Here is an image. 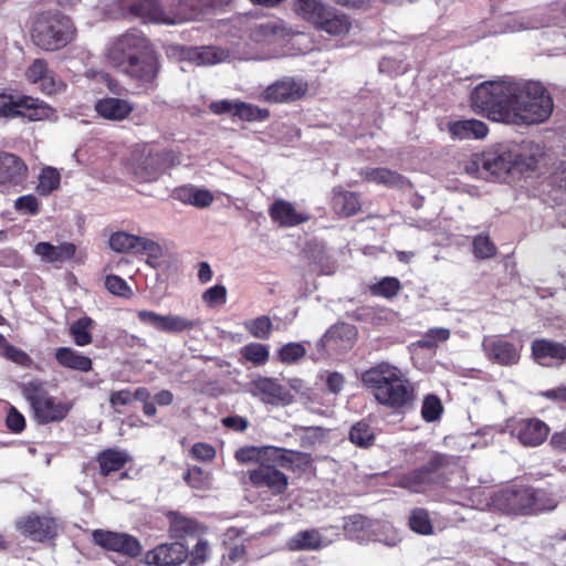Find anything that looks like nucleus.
<instances>
[{
    "label": "nucleus",
    "instance_id": "obj_1",
    "mask_svg": "<svg viewBox=\"0 0 566 566\" xmlns=\"http://www.w3.org/2000/svg\"><path fill=\"white\" fill-rule=\"evenodd\" d=\"M471 107L493 122L533 125L553 112V98L538 82L490 81L474 87Z\"/></svg>",
    "mask_w": 566,
    "mask_h": 566
},
{
    "label": "nucleus",
    "instance_id": "obj_2",
    "mask_svg": "<svg viewBox=\"0 0 566 566\" xmlns=\"http://www.w3.org/2000/svg\"><path fill=\"white\" fill-rule=\"evenodd\" d=\"M109 63L138 85L154 88L161 70L160 55L139 30L119 35L108 49Z\"/></svg>",
    "mask_w": 566,
    "mask_h": 566
},
{
    "label": "nucleus",
    "instance_id": "obj_3",
    "mask_svg": "<svg viewBox=\"0 0 566 566\" xmlns=\"http://www.w3.org/2000/svg\"><path fill=\"white\" fill-rule=\"evenodd\" d=\"M423 462L397 476L396 485L411 493L448 488L454 469L459 465V457L437 450H427Z\"/></svg>",
    "mask_w": 566,
    "mask_h": 566
},
{
    "label": "nucleus",
    "instance_id": "obj_4",
    "mask_svg": "<svg viewBox=\"0 0 566 566\" xmlns=\"http://www.w3.org/2000/svg\"><path fill=\"white\" fill-rule=\"evenodd\" d=\"M23 398L29 402L33 420L39 424H49L64 420L72 403L62 401L50 395L46 382L41 379H32L20 387Z\"/></svg>",
    "mask_w": 566,
    "mask_h": 566
},
{
    "label": "nucleus",
    "instance_id": "obj_5",
    "mask_svg": "<svg viewBox=\"0 0 566 566\" xmlns=\"http://www.w3.org/2000/svg\"><path fill=\"white\" fill-rule=\"evenodd\" d=\"M75 28L72 20L60 13H42L32 27V42L44 51H57L72 42Z\"/></svg>",
    "mask_w": 566,
    "mask_h": 566
},
{
    "label": "nucleus",
    "instance_id": "obj_6",
    "mask_svg": "<svg viewBox=\"0 0 566 566\" xmlns=\"http://www.w3.org/2000/svg\"><path fill=\"white\" fill-rule=\"evenodd\" d=\"M295 11L316 30L329 35H345L352 29L349 15L321 0H296Z\"/></svg>",
    "mask_w": 566,
    "mask_h": 566
},
{
    "label": "nucleus",
    "instance_id": "obj_7",
    "mask_svg": "<svg viewBox=\"0 0 566 566\" xmlns=\"http://www.w3.org/2000/svg\"><path fill=\"white\" fill-rule=\"evenodd\" d=\"M537 155L526 150V147L520 149L497 148L484 151L473 160L476 166L480 165L492 176H503L516 169L521 172L535 170L537 167Z\"/></svg>",
    "mask_w": 566,
    "mask_h": 566
},
{
    "label": "nucleus",
    "instance_id": "obj_8",
    "mask_svg": "<svg viewBox=\"0 0 566 566\" xmlns=\"http://www.w3.org/2000/svg\"><path fill=\"white\" fill-rule=\"evenodd\" d=\"M54 109L40 98L0 93V117H25L31 122L50 119Z\"/></svg>",
    "mask_w": 566,
    "mask_h": 566
},
{
    "label": "nucleus",
    "instance_id": "obj_9",
    "mask_svg": "<svg viewBox=\"0 0 566 566\" xmlns=\"http://www.w3.org/2000/svg\"><path fill=\"white\" fill-rule=\"evenodd\" d=\"M29 167L13 153L0 151V192H19L27 188Z\"/></svg>",
    "mask_w": 566,
    "mask_h": 566
},
{
    "label": "nucleus",
    "instance_id": "obj_10",
    "mask_svg": "<svg viewBox=\"0 0 566 566\" xmlns=\"http://www.w3.org/2000/svg\"><path fill=\"white\" fill-rule=\"evenodd\" d=\"M374 398L379 405L394 412L401 413L413 409L417 400V390L415 385L403 375L398 381L384 390H378V395Z\"/></svg>",
    "mask_w": 566,
    "mask_h": 566
},
{
    "label": "nucleus",
    "instance_id": "obj_11",
    "mask_svg": "<svg viewBox=\"0 0 566 566\" xmlns=\"http://www.w3.org/2000/svg\"><path fill=\"white\" fill-rule=\"evenodd\" d=\"M15 528L32 542L53 543L59 535L60 525L55 517L39 515L34 512L17 520Z\"/></svg>",
    "mask_w": 566,
    "mask_h": 566
},
{
    "label": "nucleus",
    "instance_id": "obj_12",
    "mask_svg": "<svg viewBox=\"0 0 566 566\" xmlns=\"http://www.w3.org/2000/svg\"><path fill=\"white\" fill-rule=\"evenodd\" d=\"M308 92L304 78L284 76L266 86L260 94V101L270 104H290L302 99Z\"/></svg>",
    "mask_w": 566,
    "mask_h": 566
},
{
    "label": "nucleus",
    "instance_id": "obj_13",
    "mask_svg": "<svg viewBox=\"0 0 566 566\" xmlns=\"http://www.w3.org/2000/svg\"><path fill=\"white\" fill-rule=\"evenodd\" d=\"M522 349L521 343L510 342L504 335H490L482 340V350L488 360L502 367L517 365Z\"/></svg>",
    "mask_w": 566,
    "mask_h": 566
},
{
    "label": "nucleus",
    "instance_id": "obj_14",
    "mask_svg": "<svg viewBox=\"0 0 566 566\" xmlns=\"http://www.w3.org/2000/svg\"><path fill=\"white\" fill-rule=\"evenodd\" d=\"M531 486L512 484L499 490L493 496V505L507 514L531 515Z\"/></svg>",
    "mask_w": 566,
    "mask_h": 566
},
{
    "label": "nucleus",
    "instance_id": "obj_15",
    "mask_svg": "<svg viewBox=\"0 0 566 566\" xmlns=\"http://www.w3.org/2000/svg\"><path fill=\"white\" fill-rule=\"evenodd\" d=\"M277 467L273 461H265L249 470L251 485L258 490H266L274 496L284 494L289 489V476Z\"/></svg>",
    "mask_w": 566,
    "mask_h": 566
},
{
    "label": "nucleus",
    "instance_id": "obj_16",
    "mask_svg": "<svg viewBox=\"0 0 566 566\" xmlns=\"http://www.w3.org/2000/svg\"><path fill=\"white\" fill-rule=\"evenodd\" d=\"M137 317L140 323L168 334H180L192 329H200L202 326L200 318H188L174 314L161 315L147 310L138 311Z\"/></svg>",
    "mask_w": 566,
    "mask_h": 566
},
{
    "label": "nucleus",
    "instance_id": "obj_17",
    "mask_svg": "<svg viewBox=\"0 0 566 566\" xmlns=\"http://www.w3.org/2000/svg\"><path fill=\"white\" fill-rule=\"evenodd\" d=\"M92 538L94 544L103 549L115 552L129 558H137L143 552L139 539L128 533L95 530L92 533Z\"/></svg>",
    "mask_w": 566,
    "mask_h": 566
},
{
    "label": "nucleus",
    "instance_id": "obj_18",
    "mask_svg": "<svg viewBox=\"0 0 566 566\" xmlns=\"http://www.w3.org/2000/svg\"><path fill=\"white\" fill-rule=\"evenodd\" d=\"M403 375V371L396 365L379 361L361 374V382L375 397L378 395V390H384Z\"/></svg>",
    "mask_w": 566,
    "mask_h": 566
},
{
    "label": "nucleus",
    "instance_id": "obj_19",
    "mask_svg": "<svg viewBox=\"0 0 566 566\" xmlns=\"http://www.w3.org/2000/svg\"><path fill=\"white\" fill-rule=\"evenodd\" d=\"M179 163V153L172 149L149 151L140 163V176L145 181L157 180L166 170Z\"/></svg>",
    "mask_w": 566,
    "mask_h": 566
},
{
    "label": "nucleus",
    "instance_id": "obj_20",
    "mask_svg": "<svg viewBox=\"0 0 566 566\" xmlns=\"http://www.w3.org/2000/svg\"><path fill=\"white\" fill-rule=\"evenodd\" d=\"M512 436L525 447H538L549 433V427L541 419L524 418L514 421L511 426Z\"/></svg>",
    "mask_w": 566,
    "mask_h": 566
},
{
    "label": "nucleus",
    "instance_id": "obj_21",
    "mask_svg": "<svg viewBox=\"0 0 566 566\" xmlns=\"http://www.w3.org/2000/svg\"><path fill=\"white\" fill-rule=\"evenodd\" d=\"M532 358L543 367L566 364V345L547 338H536L531 343Z\"/></svg>",
    "mask_w": 566,
    "mask_h": 566
},
{
    "label": "nucleus",
    "instance_id": "obj_22",
    "mask_svg": "<svg viewBox=\"0 0 566 566\" xmlns=\"http://www.w3.org/2000/svg\"><path fill=\"white\" fill-rule=\"evenodd\" d=\"M249 392L262 402L277 405L289 402L290 392L276 378L259 376L249 384Z\"/></svg>",
    "mask_w": 566,
    "mask_h": 566
},
{
    "label": "nucleus",
    "instance_id": "obj_23",
    "mask_svg": "<svg viewBox=\"0 0 566 566\" xmlns=\"http://www.w3.org/2000/svg\"><path fill=\"white\" fill-rule=\"evenodd\" d=\"M188 559V548L181 542L159 544L145 555V560L155 566H177Z\"/></svg>",
    "mask_w": 566,
    "mask_h": 566
},
{
    "label": "nucleus",
    "instance_id": "obj_24",
    "mask_svg": "<svg viewBox=\"0 0 566 566\" xmlns=\"http://www.w3.org/2000/svg\"><path fill=\"white\" fill-rule=\"evenodd\" d=\"M273 463L282 467L291 472L304 474L308 471L316 470L314 459L311 453L276 447L273 454Z\"/></svg>",
    "mask_w": 566,
    "mask_h": 566
},
{
    "label": "nucleus",
    "instance_id": "obj_25",
    "mask_svg": "<svg viewBox=\"0 0 566 566\" xmlns=\"http://www.w3.org/2000/svg\"><path fill=\"white\" fill-rule=\"evenodd\" d=\"M76 245L72 242H62L54 245L50 242H38L33 252L45 263L60 268L63 263L71 261L76 253Z\"/></svg>",
    "mask_w": 566,
    "mask_h": 566
},
{
    "label": "nucleus",
    "instance_id": "obj_26",
    "mask_svg": "<svg viewBox=\"0 0 566 566\" xmlns=\"http://www.w3.org/2000/svg\"><path fill=\"white\" fill-rule=\"evenodd\" d=\"M109 247L119 253H144L153 252L158 249L156 242L124 231H118L111 235Z\"/></svg>",
    "mask_w": 566,
    "mask_h": 566
},
{
    "label": "nucleus",
    "instance_id": "obj_27",
    "mask_svg": "<svg viewBox=\"0 0 566 566\" xmlns=\"http://www.w3.org/2000/svg\"><path fill=\"white\" fill-rule=\"evenodd\" d=\"M94 109L103 119L122 122L130 116L134 104L119 97H103L96 101Z\"/></svg>",
    "mask_w": 566,
    "mask_h": 566
},
{
    "label": "nucleus",
    "instance_id": "obj_28",
    "mask_svg": "<svg viewBox=\"0 0 566 566\" xmlns=\"http://www.w3.org/2000/svg\"><path fill=\"white\" fill-rule=\"evenodd\" d=\"M95 461L98 464L101 476L107 478L112 473L124 470L133 461V458L126 450L106 448L96 454Z\"/></svg>",
    "mask_w": 566,
    "mask_h": 566
},
{
    "label": "nucleus",
    "instance_id": "obj_29",
    "mask_svg": "<svg viewBox=\"0 0 566 566\" xmlns=\"http://www.w3.org/2000/svg\"><path fill=\"white\" fill-rule=\"evenodd\" d=\"M269 216L281 227H295L310 220L308 214L297 212L293 203L284 199L274 200L269 208Z\"/></svg>",
    "mask_w": 566,
    "mask_h": 566
},
{
    "label": "nucleus",
    "instance_id": "obj_30",
    "mask_svg": "<svg viewBox=\"0 0 566 566\" xmlns=\"http://www.w3.org/2000/svg\"><path fill=\"white\" fill-rule=\"evenodd\" d=\"M166 517L169 522V536L178 539L177 542L185 539L187 536H193L199 532V522L181 514L178 511L167 512Z\"/></svg>",
    "mask_w": 566,
    "mask_h": 566
},
{
    "label": "nucleus",
    "instance_id": "obj_31",
    "mask_svg": "<svg viewBox=\"0 0 566 566\" xmlns=\"http://www.w3.org/2000/svg\"><path fill=\"white\" fill-rule=\"evenodd\" d=\"M54 358L61 367L66 369L81 373H88L93 369L92 359L72 347L56 348Z\"/></svg>",
    "mask_w": 566,
    "mask_h": 566
},
{
    "label": "nucleus",
    "instance_id": "obj_32",
    "mask_svg": "<svg viewBox=\"0 0 566 566\" xmlns=\"http://www.w3.org/2000/svg\"><path fill=\"white\" fill-rule=\"evenodd\" d=\"M448 129L450 135L457 139H482L489 133L486 124L475 118L450 122Z\"/></svg>",
    "mask_w": 566,
    "mask_h": 566
},
{
    "label": "nucleus",
    "instance_id": "obj_33",
    "mask_svg": "<svg viewBox=\"0 0 566 566\" xmlns=\"http://www.w3.org/2000/svg\"><path fill=\"white\" fill-rule=\"evenodd\" d=\"M129 12L145 21L172 23L174 21L165 18V12L158 3V0H134L128 4Z\"/></svg>",
    "mask_w": 566,
    "mask_h": 566
},
{
    "label": "nucleus",
    "instance_id": "obj_34",
    "mask_svg": "<svg viewBox=\"0 0 566 566\" xmlns=\"http://www.w3.org/2000/svg\"><path fill=\"white\" fill-rule=\"evenodd\" d=\"M275 448V446H244L235 451L234 459L241 464L258 463L261 465L262 462L273 461Z\"/></svg>",
    "mask_w": 566,
    "mask_h": 566
},
{
    "label": "nucleus",
    "instance_id": "obj_35",
    "mask_svg": "<svg viewBox=\"0 0 566 566\" xmlns=\"http://www.w3.org/2000/svg\"><path fill=\"white\" fill-rule=\"evenodd\" d=\"M332 207L338 216L348 218L357 214L361 205L357 193L343 190L333 196Z\"/></svg>",
    "mask_w": 566,
    "mask_h": 566
},
{
    "label": "nucleus",
    "instance_id": "obj_36",
    "mask_svg": "<svg viewBox=\"0 0 566 566\" xmlns=\"http://www.w3.org/2000/svg\"><path fill=\"white\" fill-rule=\"evenodd\" d=\"M323 537L317 530L300 531L289 538L286 546L290 551H316L322 547Z\"/></svg>",
    "mask_w": 566,
    "mask_h": 566
},
{
    "label": "nucleus",
    "instance_id": "obj_37",
    "mask_svg": "<svg viewBox=\"0 0 566 566\" xmlns=\"http://www.w3.org/2000/svg\"><path fill=\"white\" fill-rule=\"evenodd\" d=\"M360 176L368 182L384 185L389 188L401 187L405 181V177L397 171L382 167L366 168L360 172Z\"/></svg>",
    "mask_w": 566,
    "mask_h": 566
},
{
    "label": "nucleus",
    "instance_id": "obj_38",
    "mask_svg": "<svg viewBox=\"0 0 566 566\" xmlns=\"http://www.w3.org/2000/svg\"><path fill=\"white\" fill-rule=\"evenodd\" d=\"M349 441L358 448L368 449L375 444L376 433L370 420L361 419L350 427Z\"/></svg>",
    "mask_w": 566,
    "mask_h": 566
},
{
    "label": "nucleus",
    "instance_id": "obj_39",
    "mask_svg": "<svg viewBox=\"0 0 566 566\" xmlns=\"http://www.w3.org/2000/svg\"><path fill=\"white\" fill-rule=\"evenodd\" d=\"M284 35L285 29L280 20L259 23L251 32V38L256 42H272L275 39L283 38Z\"/></svg>",
    "mask_w": 566,
    "mask_h": 566
},
{
    "label": "nucleus",
    "instance_id": "obj_40",
    "mask_svg": "<svg viewBox=\"0 0 566 566\" xmlns=\"http://www.w3.org/2000/svg\"><path fill=\"white\" fill-rule=\"evenodd\" d=\"M60 185V171L54 167L45 166L39 174L35 191L41 197H49L53 191L59 189Z\"/></svg>",
    "mask_w": 566,
    "mask_h": 566
},
{
    "label": "nucleus",
    "instance_id": "obj_41",
    "mask_svg": "<svg viewBox=\"0 0 566 566\" xmlns=\"http://www.w3.org/2000/svg\"><path fill=\"white\" fill-rule=\"evenodd\" d=\"M93 319L88 316L81 317L73 322L70 326V335L75 345L83 347L93 342L91 329Z\"/></svg>",
    "mask_w": 566,
    "mask_h": 566
},
{
    "label": "nucleus",
    "instance_id": "obj_42",
    "mask_svg": "<svg viewBox=\"0 0 566 566\" xmlns=\"http://www.w3.org/2000/svg\"><path fill=\"white\" fill-rule=\"evenodd\" d=\"M233 117L245 122H263L270 117V111L245 102H234Z\"/></svg>",
    "mask_w": 566,
    "mask_h": 566
},
{
    "label": "nucleus",
    "instance_id": "obj_43",
    "mask_svg": "<svg viewBox=\"0 0 566 566\" xmlns=\"http://www.w3.org/2000/svg\"><path fill=\"white\" fill-rule=\"evenodd\" d=\"M241 359L255 366H262L270 358L269 347L261 343H249L240 349Z\"/></svg>",
    "mask_w": 566,
    "mask_h": 566
},
{
    "label": "nucleus",
    "instance_id": "obj_44",
    "mask_svg": "<svg viewBox=\"0 0 566 566\" xmlns=\"http://www.w3.org/2000/svg\"><path fill=\"white\" fill-rule=\"evenodd\" d=\"M532 503L531 514H537L545 511H553L557 506L554 495L543 489H534L531 486Z\"/></svg>",
    "mask_w": 566,
    "mask_h": 566
},
{
    "label": "nucleus",
    "instance_id": "obj_45",
    "mask_svg": "<svg viewBox=\"0 0 566 566\" xmlns=\"http://www.w3.org/2000/svg\"><path fill=\"white\" fill-rule=\"evenodd\" d=\"M472 252L479 260L494 258L497 253L496 245L488 234L480 233L473 238Z\"/></svg>",
    "mask_w": 566,
    "mask_h": 566
},
{
    "label": "nucleus",
    "instance_id": "obj_46",
    "mask_svg": "<svg viewBox=\"0 0 566 566\" xmlns=\"http://www.w3.org/2000/svg\"><path fill=\"white\" fill-rule=\"evenodd\" d=\"M245 329L251 336L258 339H269L273 324L268 315H261L254 319L244 323Z\"/></svg>",
    "mask_w": 566,
    "mask_h": 566
},
{
    "label": "nucleus",
    "instance_id": "obj_47",
    "mask_svg": "<svg viewBox=\"0 0 566 566\" xmlns=\"http://www.w3.org/2000/svg\"><path fill=\"white\" fill-rule=\"evenodd\" d=\"M188 486L195 490H208L210 488V475L200 467L188 468L182 475Z\"/></svg>",
    "mask_w": 566,
    "mask_h": 566
},
{
    "label": "nucleus",
    "instance_id": "obj_48",
    "mask_svg": "<svg viewBox=\"0 0 566 566\" xmlns=\"http://www.w3.org/2000/svg\"><path fill=\"white\" fill-rule=\"evenodd\" d=\"M410 528L421 535H429L432 533V523L430 521L428 511L424 509H415L409 517Z\"/></svg>",
    "mask_w": 566,
    "mask_h": 566
},
{
    "label": "nucleus",
    "instance_id": "obj_49",
    "mask_svg": "<svg viewBox=\"0 0 566 566\" xmlns=\"http://www.w3.org/2000/svg\"><path fill=\"white\" fill-rule=\"evenodd\" d=\"M443 407L436 395H427L421 407V417L427 422H434L440 419Z\"/></svg>",
    "mask_w": 566,
    "mask_h": 566
},
{
    "label": "nucleus",
    "instance_id": "obj_50",
    "mask_svg": "<svg viewBox=\"0 0 566 566\" xmlns=\"http://www.w3.org/2000/svg\"><path fill=\"white\" fill-rule=\"evenodd\" d=\"M371 293L376 296L391 298L401 290L400 281L394 276H386L371 286Z\"/></svg>",
    "mask_w": 566,
    "mask_h": 566
},
{
    "label": "nucleus",
    "instance_id": "obj_51",
    "mask_svg": "<svg viewBox=\"0 0 566 566\" xmlns=\"http://www.w3.org/2000/svg\"><path fill=\"white\" fill-rule=\"evenodd\" d=\"M357 331L356 327L347 323H338L332 326L327 333L326 338L328 340L346 339L349 345L356 339Z\"/></svg>",
    "mask_w": 566,
    "mask_h": 566
},
{
    "label": "nucleus",
    "instance_id": "obj_52",
    "mask_svg": "<svg viewBox=\"0 0 566 566\" xmlns=\"http://www.w3.org/2000/svg\"><path fill=\"white\" fill-rule=\"evenodd\" d=\"M212 4L213 0H179V11L186 19H193Z\"/></svg>",
    "mask_w": 566,
    "mask_h": 566
},
{
    "label": "nucleus",
    "instance_id": "obj_53",
    "mask_svg": "<svg viewBox=\"0 0 566 566\" xmlns=\"http://www.w3.org/2000/svg\"><path fill=\"white\" fill-rule=\"evenodd\" d=\"M105 287L113 295L129 298L133 295V291L127 282L115 274H108L105 277Z\"/></svg>",
    "mask_w": 566,
    "mask_h": 566
},
{
    "label": "nucleus",
    "instance_id": "obj_54",
    "mask_svg": "<svg viewBox=\"0 0 566 566\" xmlns=\"http://www.w3.org/2000/svg\"><path fill=\"white\" fill-rule=\"evenodd\" d=\"M13 207L20 213L36 216L40 212L41 202L34 195L29 193L18 197Z\"/></svg>",
    "mask_w": 566,
    "mask_h": 566
},
{
    "label": "nucleus",
    "instance_id": "obj_55",
    "mask_svg": "<svg viewBox=\"0 0 566 566\" xmlns=\"http://www.w3.org/2000/svg\"><path fill=\"white\" fill-rule=\"evenodd\" d=\"M6 427L11 433H21L27 427L25 417L14 406L9 405L6 415Z\"/></svg>",
    "mask_w": 566,
    "mask_h": 566
},
{
    "label": "nucleus",
    "instance_id": "obj_56",
    "mask_svg": "<svg viewBox=\"0 0 566 566\" xmlns=\"http://www.w3.org/2000/svg\"><path fill=\"white\" fill-rule=\"evenodd\" d=\"M306 354L305 347L300 343H287L279 350L280 360L284 364H293Z\"/></svg>",
    "mask_w": 566,
    "mask_h": 566
},
{
    "label": "nucleus",
    "instance_id": "obj_57",
    "mask_svg": "<svg viewBox=\"0 0 566 566\" xmlns=\"http://www.w3.org/2000/svg\"><path fill=\"white\" fill-rule=\"evenodd\" d=\"M450 337V331L444 327H434L430 328L423 336L421 340H419L420 347L432 348L439 342H446Z\"/></svg>",
    "mask_w": 566,
    "mask_h": 566
},
{
    "label": "nucleus",
    "instance_id": "obj_58",
    "mask_svg": "<svg viewBox=\"0 0 566 566\" xmlns=\"http://www.w3.org/2000/svg\"><path fill=\"white\" fill-rule=\"evenodd\" d=\"M2 356L23 368H31L34 365L33 359L24 350L12 344L8 346Z\"/></svg>",
    "mask_w": 566,
    "mask_h": 566
},
{
    "label": "nucleus",
    "instance_id": "obj_59",
    "mask_svg": "<svg viewBox=\"0 0 566 566\" xmlns=\"http://www.w3.org/2000/svg\"><path fill=\"white\" fill-rule=\"evenodd\" d=\"M51 70L43 59H35L25 71L28 81L32 84L39 83Z\"/></svg>",
    "mask_w": 566,
    "mask_h": 566
},
{
    "label": "nucleus",
    "instance_id": "obj_60",
    "mask_svg": "<svg viewBox=\"0 0 566 566\" xmlns=\"http://www.w3.org/2000/svg\"><path fill=\"white\" fill-rule=\"evenodd\" d=\"M181 201L185 203L192 205L198 208H207L213 202V196L209 190L195 189L190 192L189 198L181 197Z\"/></svg>",
    "mask_w": 566,
    "mask_h": 566
},
{
    "label": "nucleus",
    "instance_id": "obj_61",
    "mask_svg": "<svg viewBox=\"0 0 566 566\" xmlns=\"http://www.w3.org/2000/svg\"><path fill=\"white\" fill-rule=\"evenodd\" d=\"M202 300L209 306L223 304L227 300V289L220 284L209 287L203 293Z\"/></svg>",
    "mask_w": 566,
    "mask_h": 566
},
{
    "label": "nucleus",
    "instance_id": "obj_62",
    "mask_svg": "<svg viewBox=\"0 0 566 566\" xmlns=\"http://www.w3.org/2000/svg\"><path fill=\"white\" fill-rule=\"evenodd\" d=\"M191 457L196 460L210 462L216 458V449L206 442H197L190 450Z\"/></svg>",
    "mask_w": 566,
    "mask_h": 566
},
{
    "label": "nucleus",
    "instance_id": "obj_63",
    "mask_svg": "<svg viewBox=\"0 0 566 566\" xmlns=\"http://www.w3.org/2000/svg\"><path fill=\"white\" fill-rule=\"evenodd\" d=\"M39 83L40 90L48 95L55 94L65 86L62 81L55 77L53 71H50L48 74H45V76H43Z\"/></svg>",
    "mask_w": 566,
    "mask_h": 566
},
{
    "label": "nucleus",
    "instance_id": "obj_64",
    "mask_svg": "<svg viewBox=\"0 0 566 566\" xmlns=\"http://www.w3.org/2000/svg\"><path fill=\"white\" fill-rule=\"evenodd\" d=\"M189 565L199 566L208 558V544L199 541L191 552L188 551Z\"/></svg>",
    "mask_w": 566,
    "mask_h": 566
}]
</instances>
